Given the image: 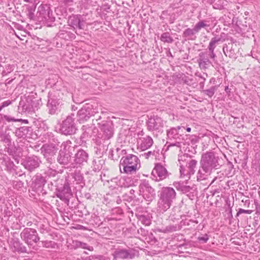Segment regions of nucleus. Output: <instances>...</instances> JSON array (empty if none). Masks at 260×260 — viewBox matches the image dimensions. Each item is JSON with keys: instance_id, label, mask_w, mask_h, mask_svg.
Wrapping results in <instances>:
<instances>
[{"instance_id": "obj_1", "label": "nucleus", "mask_w": 260, "mask_h": 260, "mask_svg": "<svg viewBox=\"0 0 260 260\" xmlns=\"http://www.w3.org/2000/svg\"><path fill=\"white\" fill-rule=\"evenodd\" d=\"M200 168L197 173L198 180H204L211 175L214 169H217L219 165L218 157L213 152H207L202 155Z\"/></svg>"}, {"instance_id": "obj_2", "label": "nucleus", "mask_w": 260, "mask_h": 260, "mask_svg": "<svg viewBox=\"0 0 260 260\" xmlns=\"http://www.w3.org/2000/svg\"><path fill=\"white\" fill-rule=\"evenodd\" d=\"M141 167L140 161L138 157L133 154L123 156L120 160L119 170L121 173L133 174Z\"/></svg>"}, {"instance_id": "obj_3", "label": "nucleus", "mask_w": 260, "mask_h": 260, "mask_svg": "<svg viewBox=\"0 0 260 260\" xmlns=\"http://www.w3.org/2000/svg\"><path fill=\"white\" fill-rule=\"evenodd\" d=\"M176 196L175 190L170 187H164L160 193V198L158 203V208L166 211L171 207L173 200Z\"/></svg>"}, {"instance_id": "obj_4", "label": "nucleus", "mask_w": 260, "mask_h": 260, "mask_svg": "<svg viewBox=\"0 0 260 260\" xmlns=\"http://www.w3.org/2000/svg\"><path fill=\"white\" fill-rule=\"evenodd\" d=\"M21 237L28 244L31 245L39 240L37 231L32 229H25L21 233Z\"/></svg>"}, {"instance_id": "obj_5", "label": "nucleus", "mask_w": 260, "mask_h": 260, "mask_svg": "<svg viewBox=\"0 0 260 260\" xmlns=\"http://www.w3.org/2000/svg\"><path fill=\"white\" fill-rule=\"evenodd\" d=\"M140 194L142 195L147 201H151L154 196V190L150 186L148 182L144 181L139 185Z\"/></svg>"}, {"instance_id": "obj_6", "label": "nucleus", "mask_w": 260, "mask_h": 260, "mask_svg": "<svg viewBox=\"0 0 260 260\" xmlns=\"http://www.w3.org/2000/svg\"><path fill=\"white\" fill-rule=\"evenodd\" d=\"M76 130L73 118L71 116L67 117L62 122L60 127L61 132L66 135H72L75 133Z\"/></svg>"}, {"instance_id": "obj_7", "label": "nucleus", "mask_w": 260, "mask_h": 260, "mask_svg": "<svg viewBox=\"0 0 260 260\" xmlns=\"http://www.w3.org/2000/svg\"><path fill=\"white\" fill-rule=\"evenodd\" d=\"M151 175L153 179L156 181H160L166 179L168 176L167 169L161 165L156 164L153 169Z\"/></svg>"}, {"instance_id": "obj_8", "label": "nucleus", "mask_w": 260, "mask_h": 260, "mask_svg": "<svg viewBox=\"0 0 260 260\" xmlns=\"http://www.w3.org/2000/svg\"><path fill=\"white\" fill-rule=\"evenodd\" d=\"M94 112L92 110V106L87 104L82 108L78 112L79 121L80 123L86 121L91 116L94 115Z\"/></svg>"}, {"instance_id": "obj_9", "label": "nucleus", "mask_w": 260, "mask_h": 260, "mask_svg": "<svg viewBox=\"0 0 260 260\" xmlns=\"http://www.w3.org/2000/svg\"><path fill=\"white\" fill-rule=\"evenodd\" d=\"M164 126V121L161 118L155 116L149 118L147 121V127L149 131L160 130Z\"/></svg>"}, {"instance_id": "obj_10", "label": "nucleus", "mask_w": 260, "mask_h": 260, "mask_svg": "<svg viewBox=\"0 0 260 260\" xmlns=\"http://www.w3.org/2000/svg\"><path fill=\"white\" fill-rule=\"evenodd\" d=\"M111 182L115 183L116 186L120 187H128L134 185V181L131 177L123 176L120 178H113L111 180Z\"/></svg>"}, {"instance_id": "obj_11", "label": "nucleus", "mask_w": 260, "mask_h": 260, "mask_svg": "<svg viewBox=\"0 0 260 260\" xmlns=\"http://www.w3.org/2000/svg\"><path fill=\"white\" fill-rule=\"evenodd\" d=\"M22 164L25 169L31 171L39 166V159L36 156L28 157L22 162Z\"/></svg>"}, {"instance_id": "obj_12", "label": "nucleus", "mask_w": 260, "mask_h": 260, "mask_svg": "<svg viewBox=\"0 0 260 260\" xmlns=\"http://www.w3.org/2000/svg\"><path fill=\"white\" fill-rule=\"evenodd\" d=\"M60 103L59 99L49 97L47 104L49 113L51 114H54L58 109Z\"/></svg>"}, {"instance_id": "obj_13", "label": "nucleus", "mask_w": 260, "mask_h": 260, "mask_svg": "<svg viewBox=\"0 0 260 260\" xmlns=\"http://www.w3.org/2000/svg\"><path fill=\"white\" fill-rule=\"evenodd\" d=\"M138 146L142 150L149 148L153 144V140L149 136L140 139L138 142Z\"/></svg>"}, {"instance_id": "obj_14", "label": "nucleus", "mask_w": 260, "mask_h": 260, "mask_svg": "<svg viewBox=\"0 0 260 260\" xmlns=\"http://www.w3.org/2000/svg\"><path fill=\"white\" fill-rule=\"evenodd\" d=\"M71 195V190L68 184H65L63 188L60 190H58L56 193L57 198L61 200L67 199Z\"/></svg>"}, {"instance_id": "obj_15", "label": "nucleus", "mask_w": 260, "mask_h": 260, "mask_svg": "<svg viewBox=\"0 0 260 260\" xmlns=\"http://www.w3.org/2000/svg\"><path fill=\"white\" fill-rule=\"evenodd\" d=\"M113 256L115 259L117 258H131L132 254L129 250L118 249L114 251Z\"/></svg>"}, {"instance_id": "obj_16", "label": "nucleus", "mask_w": 260, "mask_h": 260, "mask_svg": "<svg viewBox=\"0 0 260 260\" xmlns=\"http://www.w3.org/2000/svg\"><path fill=\"white\" fill-rule=\"evenodd\" d=\"M88 158V155L85 151L83 150H79L75 154V161L76 164H82L86 162Z\"/></svg>"}, {"instance_id": "obj_17", "label": "nucleus", "mask_w": 260, "mask_h": 260, "mask_svg": "<svg viewBox=\"0 0 260 260\" xmlns=\"http://www.w3.org/2000/svg\"><path fill=\"white\" fill-rule=\"evenodd\" d=\"M185 129V127L183 126H178L177 127L172 128L168 132V135L172 137L174 139H177L178 135H181V134H183Z\"/></svg>"}, {"instance_id": "obj_18", "label": "nucleus", "mask_w": 260, "mask_h": 260, "mask_svg": "<svg viewBox=\"0 0 260 260\" xmlns=\"http://www.w3.org/2000/svg\"><path fill=\"white\" fill-rule=\"evenodd\" d=\"M101 130L103 132L105 137L110 138L113 135V130L109 123H105L102 125Z\"/></svg>"}, {"instance_id": "obj_19", "label": "nucleus", "mask_w": 260, "mask_h": 260, "mask_svg": "<svg viewBox=\"0 0 260 260\" xmlns=\"http://www.w3.org/2000/svg\"><path fill=\"white\" fill-rule=\"evenodd\" d=\"M69 23L73 27H78L80 29L83 28V24H81L80 19L76 16L71 17L69 19Z\"/></svg>"}, {"instance_id": "obj_20", "label": "nucleus", "mask_w": 260, "mask_h": 260, "mask_svg": "<svg viewBox=\"0 0 260 260\" xmlns=\"http://www.w3.org/2000/svg\"><path fill=\"white\" fill-rule=\"evenodd\" d=\"M197 163V160L194 159H190L187 161L186 166L189 175H193L195 173V168H196Z\"/></svg>"}, {"instance_id": "obj_21", "label": "nucleus", "mask_w": 260, "mask_h": 260, "mask_svg": "<svg viewBox=\"0 0 260 260\" xmlns=\"http://www.w3.org/2000/svg\"><path fill=\"white\" fill-rule=\"evenodd\" d=\"M71 160V155L69 153H64L63 152L60 153L58 158V161L60 164L66 165Z\"/></svg>"}, {"instance_id": "obj_22", "label": "nucleus", "mask_w": 260, "mask_h": 260, "mask_svg": "<svg viewBox=\"0 0 260 260\" xmlns=\"http://www.w3.org/2000/svg\"><path fill=\"white\" fill-rule=\"evenodd\" d=\"M179 229V226L177 224L169 225L165 228H161L158 231L160 232L164 233H170L177 231Z\"/></svg>"}, {"instance_id": "obj_23", "label": "nucleus", "mask_w": 260, "mask_h": 260, "mask_svg": "<svg viewBox=\"0 0 260 260\" xmlns=\"http://www.w3.org/2000/svg\"><path fill=\"white\" fill-rule=\"evenodd\" d=\"M228 2L225 0H216L214 3L213 7L216 9H222L227 5Z\"/></svg>"}, {"instance_id": "obj_24", "label": "nucleus", "mask_w": 260, "mask_h": 260, "mask_svg": "<svg viewBox=\"0 0 260 260\" xmlns=\"http://www.w3.org/2000/svg\"><path fill=\"white\" fill-rule=\"evenodd\" d=\"M209 25L205 23L204 21L199 22L194 27L196 33L198 32L202 28L208 27Z\"/></svg>"}, {"instance_id": "obj_25", "label": "nucleus", "mask_w": 260, "mask_h": 260, "mask_svg": "<svg viewBox=\"0 0 260 260\" xmlns=\"http://www.w3.org/2000/svg\"><path fill=\"white\" fill-rule=\"evenodd\" d=\"M220 40V38L217 39L216 38H213L211 39L208 47L210 52L214 51L216 44Z\"/></svg>"}, {"instance_id": "obj_26", "label": "nucleus", "mask_w": 260, "mask_h": 260, "mask_svg": "<svg viewBox=\"0 0 260 260\" xmlns=\"http://www.w3.org/2000/svg\"><path fill=\"white\" fill-rule=\"evenodd\" d=\"M160 40L161 41L167 43H171L173 41L172 38L168 32L163 33L161 36Z\"/></svg>"}, {"instance_id": "obj_27", "label": "nucleus", "mask_w": 260, "mask_h": 260, "mask_svg": "<svg viewBox=\"0 0 260 260\" xmlns=\"http://www.w3.org/2000/svg\"><path fill=\"white\" fill-rule=\"evenodd\" d=\"M196 34L194 28L193 29L187 28L183 33L184 36L185 37L191 38Z\"/></svg>"}, {"instance_id": "obj_28", "label": "nucleus", "mask_w": 260, "mask_h": 260, "mask_svg": "<svg viewBox=\"0 0 260 260\" xmlns=\"http://www.w3.org/2000/svg\"><path fill=\"white\" fill-rule=\"evenodd\" d=\"M76 243H77L76 245L78 247H80L84 249H87L90 251L93 250V247H91V246H87V245L86 243H83L81 242H79V241H77Z\"/></svg>"}, {"instance_id": "obj_29", "label": "nucleus", "mask_w": 260, "mask_h": 260, "mask_svg": "<svg viewBox=\"0 0 260 260\" xmlns=\"http://www.w3.org/2000/svg\"><path fill=\"white\" fill-rule=\"evenodd\" d=\"M198 240L202 243H205L207 242L209 239L208 236L207 235H204L203 236H200L198 237Z\"/></svg>"}, {"instance_id": "obj_30", "label": "nucleus", "mask_w": 260, "mask_h": 260, "mask_svg": "<svg viewBox=\"0 0 260 260\" xmlns=\"http://www.w3.org/2000/svg\"><path fill=\"white\" fill-rule=\"evenodd\" d=\"M193 188L190 187L189 186L187 185H183V187H182L181 192H182L183 193H186L191 191V190H192Z\"/></svg>"}, {"instance_id": "obj_31", "label": "nucleus", "mask_w": 260, "mask_h": 260, "mask_svg": "<svg viewBox=\"0 0 260 260\" xmlns=\"http://www.w3.org/2000/svg\"><path fill=\"white\" fill-rule=\"evenodd\" d=\"M205 93L209 97H211L214 94V88L212 87L205 91Z\"/></svg>"}, {"instance_id": "obj_32", "label": "nucleus", "mask_w": 260, "mask_h": 260, "mask_svg": "<svg viewBox=\"0 0 260 260\" xmlns=\"http://www.w3.org/2000/svg\"><path fill=\"white\" fill-rule=\"evenodd\" d=\"M4 118L6 119V120H7L8 122H11V121L16 122V121H20L21 120V119H15L11 117H10L9 116H5Z\"/></svg>"}, {"instance_id": "obj_33", "label": "nucleus", "mask_w": 260, "mask_h": 260, "mask_svg": "<svg viewBox=\"0 0 260 260\" xmlns=\"http://www.w3.org/2000/svg\"><path fill=\"white\" fill-rule=\"evenodd\" d=\"M183 185L182 184H181V183L180 182H176L175 184H174V186L175 187H176V188L178 190H179V191H181L182 190V187H183Z\"/></svg>"}, {"instance_id": "obj_34", "label": "nucleus", "mask_w": 260, "mask_h": 260, "mask_svg": "<svg viewBox=\"0 0 260 260\" xmlns=\"http://www.w3.org/2000/svg\"><path fill=\"white\" fill-rule=\"evenodd\" d=\"M250 212L251 211L250 210H244L243 209H240L237 213V215H238L239 214H242V213L249 214L250 213Z\"/></svg>"}, {"instance_id": "obj_35", "label": "nucleus", "mask_w": 260, "mask_h": 260, "mask_svg": "<svg viewBox=\"0 0 260 260\" xmlns=\"http://www.w3.org/2000/svg\"><path fill=\"white\" fill-rule=\"evenodd\" d=\"M11 103V101H5L3 103L2 106L3 108H4V107H7V106H9V105H10Z\"/></svg>"}, {"instance_id": "obj_36", "label": "nucleus", "mask_w": 260, "mask_h": 260, "mask_svg": "<svg viewBox=\"0 0 260 260\" xmlns=\"http://www.w3.org/2000/svg\"><path fill=\"white\" fill-rule=\"evenodd\" d=\"M180 172L181 175H185L184 174V172H185L184 168L183 167V166L182 165H180Z\"/></svg>"}, {"instance_id": "obj_37", "label": "nucleus", "mask_w": 260, "mask_h": 260, "mask_svg": "<svg viewBox=\"0 0 260 260\" xmlns=\"http://www.w3.org/2000/svg\"><path fill=\"white\" fill-rule=\"evenodd\" d=\"M210 53H211V54H210L211 58H214L215 57V54H214V51L210 52Z\"/></svg>"}, {"instance_id": "obj_38", "label": "nucleus", "mask_w": 260, "mask_h": 260, "mask_svg": "<svg viewBox=\"0 0 260 260\" xmlns=\"http://www.w3.org/2000/svg\"><path fill=\"white\" fill-rule=\"evenodd\" d=\"M201 62H203L205 63H207V62H209V60L208 59H206L205 60H204L203 59H202L201 60Z\"/></svg>"}, {"instance_id": "obj_39", "label": "nucleus", "mask_w": 260, "mask_h": 260, "mask_svg": "<svg viewBox=\"0 0 260 260\" xmlns=\"http://www.w3.org/2000/svg\"><path fill=\"white\" fill-rule=\"evenodd\" d=\"M134 192H135V190H133V189H131L129 191V193L131 194L132 195H134Z\"/></svg>"}, {"instance_id": "obj_40", "label": "nucleus", "mask_w": 260, "mask_h": 260, "mask_svg": "<svg viewBox=\"0 0 260 260\" xmlns=\"http://www.w3.org/2000/svg\"><path fill=\"white\" fill-rule=\"evenodd\" d=\"M186 131L188 132H190L191 131V128L190 127H187L186 128Z\"/></svg>"}, {"instance_id": "obj_41", "label": "nucleus", "mask_w": 260, "mask_h": 260, "mask_svg": "<svg viewBox=\"0 0 260 260\" xmlns=\"http://www.w3.org/2000/svg\"><path fill=\"white\" fill-rule=\"evenodd\" d=\"M3 108L2 107V106H0V111L3 109Z\"/></svg>"}, {"instance_id": "obj_42", "label": "nucleus", "mask_w": 260, "mask_h": 260, "mask_svg": "<svg viewBox=\"0 0 260 260\" xmlns=\"http://www.w3.org/2000/svg\"><path fill=\"white\" fill-rule=\"evenodd\" d=\"M24 1L26 2H29V0H24Z\"/></svg>"}, {"instance_id": "obj_43", "label": "nucleus", "mask_w": 260, "mask_h": 260, "mask_svg": "<svg viewBox=\"0 0 260 260\" xmlns=\"http://www.w3.org/2000/svg\"><path fill=\"white\" fill-rule=\"evenodd\" d=\"M216 179V178H214V179L213 180V181L211 182V184H213V181Z\"/></svg>"}, {"instance_id": "obj_44", "label": "nucleus", "mask_w": 260, "mask_h": 260, "mask_svg": "<svg viewBox=\"0 0 260 260\" xmlns=\"http://www.w3.org/2000/svg\"><path fill=\"white\" fill-rule=\"evenodd\" d=\"M150 153H151V152H150V151H149V152L148 153V154H150Z\"/></svg>"}]
</instances>
